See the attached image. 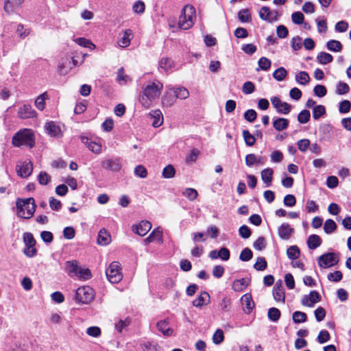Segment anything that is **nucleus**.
I'll return each instance as SVG.
<instances>
[{"instance_id": "obj_23", "label": "nucleus", "mask_w": 351, "mask_h": 351, "mask_svg": "<svg viewBox=\"0 0 351 351\" xmlns=\"http://www.w3.org/2000/svg\"><path fill=\"white\" fill-rule=\"evenodd\" d=\"M65 270L70 276L78 275L80 268L76 261H67L65 263Z\"/></svg>"}, {"instance_id": "obj_14", "label": "nucleus", "mask_w": 351, "mask_h": 351, "mask_svg": "<svg viewBox=\"0 0 351 351\" xmlns=\"http://www.w3.org/2000/svg\"><path fill=\"white\" fill-rule=\"evenodd\" d=\"M321 297L316 291H311L309 294L304 295L301 300L302 304L308 307H313L315 304L320 301Z\"/></svg>"}, {"instance_id": "obj_16", "label": "nucleus", "mask_w": 351, "mask_h": 351, "mask_svg": "<svg viewBox=\"0 0 351 351\" xmlns=\"http://www.w3.org/2000/svg\"><path fill=\"white\" fill-rule=\"evenodd\" d=\"M18 117L23 119L34 118L36 117V112L29 104H24L21 106L17 112Z\"/></svg>"}, {"instance_id": "obj_3", "label": "nucleus", "mask_w": 351, "mask_h": 351, "mask_svg": "<svg viewBox=\"0 0 351 351\" xmlns=\"http://www.w3.org/2000/svg\"><path fill=\"white\" fill-rule=\"evenodd\" d=\"M16 208L18 217L23 219H30L34 215L36 209L34 198L17 199Z\"/></svg>"}, {"instance_id": "obj_36", "label": "nucleus", "mask_w": 351, "mask_h": 351, "mask_svg": "<svg viewBox=\"0 0 351 351\" xmlns=\"http://www.w3.org/2000/svg\"><path fill=\"white\" fill-rule=\"evenodd\" d=\"M328 50L334 52L341 51L342 49V45L339 40H330L326 44Z\"/></svg>"}, {"instance_id": "obj_28", "label": "nucleus", "mask_w": 351, "mask_h": 351, "mask_svg": "<svg viewBox=\"0 0 351 351\" xmlns=\"http://www.w3.org/2000/svg\"><path fill=\"white\" fill-rule=\"evenodd\" d=\"M150 116L154 119L152 125L154 128H158L163 123V116L160 110H155L150 112Z\"/></svg>"}, {"instance_id": "obj_54", "label": "nucleus", "mask_w": 351, "mask_h": 351, "mask_svg": "<svg viewBox=\"0 0 351 351\" xmlns=\"http://www.w3.org/2000/svg\"><path fill=\"white\" fill-rule=\"evenodd\" d=\"M267 262L263 257H258L255 263L254 267L257 271H263L267 268Z\"/></svg>"}, {"instance_id": "obj_26", "label": "nucleus", "mask_w": 351, "mask_h": 351, "mask_svg": "<svg viewBox=\"0 0 351 351\" xmlns=\"http://www.w3.org/2000/svg\"><path fill=\"white\" fill-rule=\"evenodd\" d=\"M274 171L271 168H267L261 171V179L266 186H270L272 182Z\"/></svg>"}, {"instance_id": "obj_37", "label": "nucleus", "mask_w": 351, "mask_h": 351, "mask_svg": "<svg viewBox=\"0 0 351 351\" xmlns=\"http://www.w3.org/2000/svg\"><path fill=\"white\" fill-rule=\"evenodd\" d=\"M280 315H281L280 311L277 308L272 307L268 310V313H267L268 318L274 322H276L279 320V319L280 317Z\"/></svg>"}, {"instance_id": "obj_29", "label": "nucleus", "mask_w": 351, "mask_h": 351, "mask_svg": "<svg viewBox=\"0 0 351 351\" xmlns=\"http://www.w3.org/2000/svg\"><path fill=\"white\" fill-rule=\"evenodd\" d=\"M322 244L321 238L317 234H311L307 240V245L309 249L315 250Z\"/></svg>"}, {"instance_id": "obj_40", "label": "nucleus", "mask_w": 351, "mask_h": 351, "mask_svg": "<svg viewBox=\"0 0 351 351\" xmlns=\"http://www.w3.org/2000/svg\"><path fill=\"white\" fill-rule=\"evenodd\" d=\"M117 79L121 85L126 84L129 81H131L130 77L128 75H125L124 69L123 67L119 69Z\"/></svg>"}, {"instance_id": "obj_31", "label": "nucleus", "mask_w": 351, "mask_h": 351, "mask_svg": "<svg viewBox=\"0 0 351 351\" xmlns=\"http://www.w3.org/2000/svg\"><path fill=\"white\" fill-rule=\"evenodd\" d=\"M174 96L176 99H186L189 97V90L184 87H176L173 89Z\"/></svg>"}, {"instance_id": "obj_34", "label": "nucleus", "mask_w": 351, "mask_h": 351, "mask_svg": "<svg viewBox=\"0 0 351 351\" xmlns=\"http://www.w3.org/2000/svg\"><path fill=\"white\" fill-rule=\"evenodd\" d=\"M48 99V95L47 93H43L37 97L35 100V106L37 109L40 110H43L45 108V100Z\"/></svg>"}, {"instance_id": "obj_22", "label": "nucleus", "mask_w": 351, "mask_h": 351, "mask_svg": "<svg viewBox=\"0 0 351 351\" xmlns=\"http://www.w3.org/2000/svg\"><path fill=\"white\" fill-rule=\"evenodd\" d=\"M273 295L275 299V300L278 302H285V291L282 286L281 282L279 284L277 282L273 290Z\"/></svg>"}, {"instance_id": "obj_50", "label": "nucleus", "mask_w": 351, "mask_h": 351, "mask_svg": "<svg viewBox=\"0 0 351 351\" xmlns=\"http://www.w3.org/2000/svg\"><path fill=\"white\" fill-rule=\"evenodd\" d=\"M349 86L343 82H339L337 85L336 93L339 95H344L349 92Z\"/></svg>"}, {"instance_id": "obj_35", "label": "nucleus", "mask_w": 351, "mask_h": 351, "mask_svg": "<svg viewBox=\"0 0 351 351\" xmlns=\"http://www.w3.org/2000/svg\"><path fill=\"white\" fill-rule=\"evenodd\" d=\"M173 65V61L169 58H162L159 62L160 67L165 71L171 69Z\"/></svg>"}, {"instance_id": "obj_38", "label": "nucleus", "mask_w": 351, "mask_h": 351, "mask_svg": "<svg viewBox=\"0 0 351 351\" xmlns=\"http://www.w3.org/2000/svg\"><path fill=\"white\" fill-rule=\"evenodd\" d=\"M287 75V71L282 66L279 67L278 69L275 70L273 73L274 78L279 82L284 80Z\"/></svg>"}, {"instance_id": "obj_4", "label": "nucleus", "mask_w": 351, "mask_h": 351, "mask_svg": "<svg viewBox=\"0 0 351 351\" xmlns=\"http://www.w3.org/2000/svg\"><path fill=\"white\" fill-rule=\"evenodd\" d=\"M196 12L193 6L185 5L179 17L178 27L184 30L189 29L194 25Z\"/></svg>"}, {"instance_id": "obj_25", "label": "nucleus", "mask_w": 351, "mask_h": 351, "mask_svg": "<svg viewBox=\"0 0 351 351\" xmlns=\"http://www.w3.org/2000/svg\"><path fill=\"white\" fill-rule=\"evenodd\" d=\"M250 283V280L247 278H241L235 280L232 283V289L234 291H242L244 290Z\"/></svg>"}, {"instance_id": "obj_61", "label": "nucleus", "mask_w": 351, "mask_h": 351, "mask_svg": "<svg viewBox=\"0 0 351 351\" xmlns=\"http://www.w3.org/2000/svg\"><path fill=\"white\" fill-rule=\"evenodd\" d=\"M283 203L286 206L292 207L295 205L296 199L293 195L289 194L285 196Z\"/></svg>"}, {"instance_id": "obj_51", "label": "nucleus", "mask_w": 351, "mask_h": 351, "mask_svg": "<svg viewBox=\"0 0 351 351\" xmlns=\"http://www.w3.org/2000/svg\"><path fill=\"white\" fill-rule=\"evenodd\" d=\"M310 117V112L307 110H303L299 113L298 120L300 123H306L309 121Z\"/></svg>"}, {"instance_id": "obj_58", "label": "nucleus", "mask_w": 351, "mask_h": 351, "mask_svg": "<svg viewBox=\"0 0 351 351\" xmlns=\"http://www.w3.org/2000/svg\"><path fill=\"white\" fill-rule=\"evenodd\" d=\"M224 339L223 332L221 329H217L213 336V341L215 344L221 343Z\"/></svg>"}, {"instance_id": "obj_56", "label": "nucleus", "mask_w": 351, "mask_h": 351, "mask_svg": "<svg viewBox=\"0 0 351 351\" xmlns=\"http://www.w3.org/2000/svg\"><path fill=\"white\" fill-rule=\"evenodd\" d=\"M67 62H69V58H63L61 60V62L58 63V72L61 75H66L69 72V69H68L66 66Z\"/></svg>"}, {"instance_id": "obj_41", "label": "nucleus", "mask_w": 351, "mask_h": 351, "mask_svg": "<svg viewBox=\"0 0 351 351\" xmlns=\"http://www.w3.org/2000/svg\"><path fill=\"white\" fill-rule=\"evenodd\" d=\"M293 321L295 324L304 323L306 321L307 316L302 311H295L292 315Z\"/></svg>"}, {"instance_id": "obj_24", "label": "nucleus", "mask_w": 351, "mask_h": 351, "mask_svg": "<svg viewBox=\"0 0 351 351\" xmlns=\"http://www.w3.org/2000/svg\"><path fill=\"white\" fill-rule=\"evenodd\" d=\"M111 241L110 234L105 230L101 229L99 232L97 237V243L100 245H106Z\"/></svg>"}, {"instance_id": "obj_57", "label": "nucleus", "mask_w": 351, "mask_h": 351, "mask_svg": "<svg viewBox=\"0 0 351 351\" xmlns=\"http://www.w3.org/2000/svg\"><path fill=\"white\" fill-rule=\"evenodd\" d=\"M50 180V176L45 171H41L38 176V181L41 185H47Z\"/></svg>"}, {"instance_id": "obj_60", "label": "nucleus", "mask_w": 351, "mask_h": 351, "mask_svg": "<svg viewBox=\"0 0 351 351\" xmlns=\"http://www.w3.org/2000/svg\"><path fill=\"white\" fill-rule=\"evenodd\" d=\"M252 252L250 249L246 247L242 250L240 254L239 258L242 261H248L252 258Z\"/></svg>"}, {"instance_id": "obj_47", "label": "nucleus", "mask_w": 351, "mask_h": 351, "mask_svg": "<svg viewBox=\"0 0 351 351\" xmlns=\"http://www.w3.org/2000/svg\"><path fill=\"white\" fill-rule=\"evenodd\" d=\"M326 113L325 107L322 105H318L313 108V117L315 120L319 119Z\"/></svg>"}, {"instance_id": "obj_49", "label": "nucleus", "mask_w": 351, "mask_h": 351, "mask_svg": "<svg viewBox=\"0 0 351 351\" xmlns=\"http://www.w3.org/2000/svg\"><path fill=\"white\" fill-rule=\"evenodd\" d=\"M243 136L247 145L252 146L254 145L256 141L255 137L248 130L243 131Z\"/></svg>"}, {"instance_id": "obj_53", "label": "nucleus", "mask_w": 351, "mask_h": 351, "mask_svg": "<svg viewBox=\"0 0 351 351\" xmlns=\"http://www.w3.org/2000/svg\"><path fill=\"white\" fill-rule=\"evenodd\" d=\"M134 174L136 176L141 178H145L147 176V171L144 166L139 165L135 167Z\"/></svg>"}, {"instance_id": "obj_33", "label": "nucleus", "mask_w": 351, "mask_h": 351, "mask_svg": "<svg viewBox=\"0 0 351 351\" xmlns=\"http://www.w3.org/2000/svg\"><path fill=\"white\" fill-rule=\"evenodd\" d=\"M332 56L326 52H320L317 56V60L321 64H326L330 63L332 61Z\"/></svg>"}, {"instance_id": "obj_15", "label": "nucleus", "mask_w": 351, "mask_h": 351, "mask_svg": "<svg viewBox=\"0 0 351 351\" xmlns=\"http://www.w3.org/2000/svg\"><path fill=\"white\" fill-rule=\"evenodd\" d=\"M156 328L165 337H169L174 335V330L171 327L169 321L167 319L158 321L156 324Z\"/></svg>"}, {"instance_id": "obj_21", "label": "nucleus", "mask_w": 351, "mask_h": 351, "mask_svg": "<svg viewBox=\"0 0 351 351\" xmlns=\"http://www.w3.org/2000/svg\"><path fill=\"white\" fill-rule=\"evenodd\" d=\"M132 37V31L130 29H126L124 31L123 36L118 40L117 45L120 47L125 48L130 45Z\"/></svg>"}, {"instance_id": "obj_19", "label": "nucleus", "mask_w": 351, "mask_h": 351, "mask_svg": "<svg viewBox=\"0 0 351 351\" xmlns=\"http://www.w3.org/2000/svg\"><path fill=\"white\" fill-rule=\"evenodd\" d=\"M152 228V223L148 221H141L132 226V230L139 236H145Z\"/></svg>"}, {"instance_id": "obj_43", "label": "nucleus", "mask_w": 351, "mask_h": 351, "mask_svg": "<svg viewBox=\"0 0 351 351\" xmlns=\"http://www.w3.org/2000/svg\"><path fill=\"white\" fill-rule=\"evenodd\" d=\"M238 17L242 23H248L251 21V14L248 9H243L238 13Z\"/></svg>"}, {"instance_id": "obj_39", "label": "nucleus", "mask_w": 351, "mask_h": 351, "mask_svg": "<svg viewBox=\"0 0 351 351\" xmlns=\"http://www.w3.org/2000/svg\"><path fill=\"white\" fill-rule=\"evenodd\" d=\"M74 41L81 47H86L92 50L95 48V45L90 40L85 38H75Z\"/></svg>"}, {"instance_id": "obj_7", "label": "nucleus", "mask_w": 351, "mask_h": 351, "mask_svg": "<svg viewBox=\"0 0 351 351\" xmlns=\"http://www.w3.org/2000/svg\"><path fill=\"white\" fill-rule=\"evenodd\" d=\"M106 277L111 283L119 282L122 278L120 263L117 261L112 262L106 271Z\"/></svg>"}, {"instance_id": "obj_9", "label": "nucleus", "mask_w": 351, "mask_h": 351, "mask_svg": "<svg viewBox=\"0 0 351 351\" xmlns=\"http://www.w3.org/2000/svg\"><path fill=\"white\" fill-rule=\"evenodd\" d=\"M259 17L269 23L278 21L280 14L277 10H271L267 6H263L258 11Z\"/></svg>"}, {"instance_id": "obj_63", "label": "nucleus", "mask_w": 351, "mask_h": 351, "mask_svg": "<svg viewBox=\"0 0 351 351\" xmlns=\"http://www.w3.org/2000/svg\"><path fill=\"white\" fill-rule=\"evenodd\" d=\"M255 90L254 84L252 82H246L243 84L242 91L244 94L252 93Z\"/></svg>"}, {"instance_id": "obj_45", "label": "nucleus", "mask_w": 351, "mask_h": 351, "mask_svg": "<svg viewBox=\"0 0 351 351\" xmlns=\"http://www.w3.org/2000/svg\"><path fill=\"white\" fill-rule=\"evenodd\" d=\"M287 254L289 258L295 260L300 256V250L296 245L291 246L287 249Z\"/></svg>"}, {"instance_id": "obj_10", "label": "nucleus", "mask_w": 351, "mask_h": 351, "mask_svg": "<svg viewBox=\"0 0 351 351\" xmlns=\"http://www.w3.org/2000/svg\"><path fill=\"white\" fill-rule=\"evenodd\" d=\"M101 167L106 170L118 172L121 169L122 160L121 158H106L101 162Z\"/></svg>"}, {"instance_id": "obj_2", "label": "nucleus", "mask_w": 351, "mask_h": 351, "mask_svg": "<svg viewBox=\"0 0 351 351\" xmlns=\"http://www.w3.org/2000/svg\"><path fill=\"white\" fill-rule=\"evenodd\" d=\"M12 145L20 147L25 146L32 148L35 145L34 133L31 129H21L12 137Z\"/></svg>"}, {"instance_id": "obj_52", "label": "nucleus", "mask_w": 351, "mask_h": 351, "mask_svg": "<svg viewBox=\"0 0 351 351\" xmlns=\"http://www.w3.org/2000/svg\"><path fill=\"white\" fill-rule=\"evenodd\" d=\"M291 19L293 23L301 25L304 20V16L301 12H295L291 14Z\"/></svg>"}, {"instance_id": "obj_46", "label": "nucleus", "mask_w": 351, "mask_h": 351, "mask_svg": "<svg viewBox=\"0 0 351 351\" xmlns=\"http://www.w3.org/2000/svg\"><path fill=\"white\" fill-rule=\"evenodd\" d=\"M182 195L189 199L190 201L195 200L198 195L197 191L192 188H186L182 192Z\"/></svg>"}, {"instance_id": "obj_59", "label": "nucleus", "mask_w": 351, "mask_h": 351, "mask_svg": "<svg viewBox=\"0 0 351 351\" xmlns=\"http://www.w3.org/2000/svg\"><path fill=\"white\" fill-rule=\"evenodd\" d=\"M330 337L329 332L326 330H323L319 332L317 339L319 343H324L330 340Z\"/></svg>"}, {"instance_id": "obj_48", "label": "nucleus", "mask_w": 351, "mask_h": 351, "mask_svg": "<svg viewBox=\"0 0 351 351\" xmlns=\"http://www.w3.org/2000/svg\"><path fill=\"white\" fill-rule=\"evenodd\" d=\"M130 324V319L129 318H125V319H119L114 324L116 330L119 332H121L122 330L128 326Z\"/></svg>"}, {"instance_id": "obj_62", "label": "nucleus", "mask_w": 351, "mask_h": 351, "mask_svg": "<svg viewBox=\"0 0 351 351\" xmlns=\"http://www.w3.org/2000/svg\"><path fill=\"white\" fill-rule=\"evenodd\" d=\"M150 235L152 237L154 241H158L162 243V230L160 228H155Z\"/></svg>"}, {"instance_id": "obj_12", "label": "nucleus", "mask_w": 351, "mask_h": 351, "mask_svg": "<svg viewBox=\"0 0 351 351\" xmlns=\"http://www.w3.org/2000/svg\"><path fill=\"white\" fill-rule=\"evenodd\" d=\"M16 170L18 176L23 178H27L32 173L33 165L29 160H26L18 164Z\"/></svg>"}, {"instance_id": "obj_1", "label": "nucleus", "mask_w": 351, "mask_h": 351, "mask_svg": "<svg viewBox=\"0 0 351 351\" xmlns=\"http://www.w3.org/2000/svg\"><path fill=\"white\" fill-rule=\"evenodd\" d=\"M163 89V84L159 81L153 82L143 88L139 95L141 106L148 109L152 106L153 101L158 99Z\"/></svg>"}, {"instance_id": "obj_44", "label": "nucleus", "mask_w": 351, "mask_h": 351, "mask_svg": "<svg viewBox=\"0 0 351 351\" xmlns=\"http://www.w3.org/2000/svg\"><path fill=\"white\" fill-rule=\"evenodd\" d=\"M337 228L336 223L332 219H327L324 225V230L326 234H331Z\"/></svg>"}, {"instance_id": "obj_13", "label": "nucleus", "mask_w": 351, "mask_h": 351, "mask_svg": "<svg viewBox=\"0 0 351 351\" xmlns=\"http://www.w3.org/2000/svg\"><path fill=\"white\" fill-rule=\"evenodd\" d=\"M271 102L278 113L287 114L291 110V105L287 102L282 101L278 97L271 98Z\"/></svg>"}, {"instance_id": "obj_27", "label": "nucleus", "mask_w": 351, "mask_h": 351, "mask_svg": "<svg viewBox=\"0 0 351 351\" xmlns=\"http://www.w3.org/2000/svg\"><path fill=\"white\" fill-rule=\"evenodd\" d=\"M241 301L245 310H247V313H250L254 306V304L252 301L251 295H243L241 299Z\"/></svg>"}, {"instance_id": "obj_30", "label": "nucleus", "mask_w": 351, "mask_h": 351, "mask_svg": "<svg viewBox=\"0 0 351 351\" xmlns=\"http://www.w3.org/2000/svg\"><path fill=\"white\" fill-rule=\"evenodd\" d=\"M289 125V121L285 118H277L273 121V126L277 131L285 130Z\"/></svg>"}, {"instance_id": "obj_11", "label": "nucleus", "mask_w": 351, "mask_h": 351, "mask_svg": "<svg viewBox=\"0 0 351 351\" xmlns=\"http://www.w3.org/2000/svg\"><path fill=\"white\" fill-rule=\"evenodd\" d=\"M45 130L46 133L51 137L60 138L63 136V131L60 125L54 121H47L45 124Z\"/></svg>"}, {"instance_id": "obj_20", "label": "nucleus", "mask_w": 351, "mask_h": 351, "mask_svg": "<svg viewBox=\"0 0 351 351\" xmlns=\"http://www.w3.org/2000/svg\"><path fill=\"white\" fill-rule=\"evenodd\" d=\"M210 297L208 293L206 291H202L197 296V298L194 300L192 302L193 305L197 308H200L204 305H207L210 303Z\"/></svg>"}, {"instance_id": "obj_17", "label": "nucleus", "mask_w": 351, "mask_h": 351, "mask_svg": "<svg viewBox=\"0 0 351 351\" xmlns=\"http://www.w3.org/2000/svg\"><path fill=\"white\" fill-rule=\"evenodd\" d=\"M81 141L93 153L99 154L101 152L102 146L99 142L94 141L86 136H82Z\"/></svg>"}, {"instance_id": "obj_55", "label": "nucleus", "mask_w": 351, "mask_h": 351, "mask_svg": "<svg viewBox=\"0 0 351 351\" xmlns=\"http://www.w3.org/2000/svg\"><path fill=\"white\" fill-rule=\"evenodd\" d=\"M271 60L265 57H262L258 60V66L261 70L267 71L271 66Z\"/></svg>"}, {"instance_id": "obj_18", "label": "nucleus", "mask_w": 351, "mask_h": 351, "mask_svg": "<svg viewBox=\"0 0 351 351\" xmlns=\"http://www.w3.org/2000/svg\"><path fill=\"white\" fill-rule=\"evenodd\" d=\"M294 232V229L288 223H282L278 228V234L282 240H289Z\"/></svg>"}, {"instance_id": "obj_8", "label": "nucleus", "mask_w": 351, "mask_h": 351, "mask_svg": "<svg viewBox=\"0 0 351 351\" xmlns=\"http://www.w3.org/2000/svg\"><path fill=\"white\" fill-rule=\"evenodd\" d=\"M339 262V257L337 254L334 252H328L322 254L318 258V265L322 268H329Z\"/></svg>"}, {"instance_id": "obj_64", "label": "nucleus", "mask_w": 351, "mask_h": 351, "mask_svg": "<svg viewBox=\"0 0 351 351\" xmlns=\"http://www.w3.org/2000/svg\"><path fill=\"white\" fill-rule=\"evenodd\" d=\"M313 91L315 95L319 97H322L325 96L327 93L326 87L320 84L316 85L314 87Z\"/></svg>"}, {"instance_id": "obj_6", "label": "nucleus", "mask_w": 351, "mask_h": 351, "mask_svg": "<svg viewBox=\"0 0 351 351\" xmlns=\"http://www.w3.org/2000/svg\"><path fill=\"white\" fill-rule=\"evenodd\" d=\"M23 239L25 243L24 254L29 258L35 256L37 254V250L35 247L36 242L33 234L30 232H25L23 234Z\"/></svg>"}, {"instance_id": "obj_5", "label": "nucleus", "mask_w": 351, "mask_h": 351, "mask_svg": "<svg viewBox=\"0 0 351 351\" xmlns=\"http://www.w3.org/2000/svg\"><path fill=\"white\" fill-rule=\"evenodd\" d=\"M95 298V291L89 286L79 287L75 291V302L77 303L88 304Z\"/></svg>"}, {"instance_id": "obj_42", "label": "nucleus", "mask_w": 351, "mask_h": 351, "mask_svg": "<svg viewBox=\"0 0 351 351\" xmlns=\"http://www.w3.org/2000/svg\"><path fill=\"white\" fill-rule=\"evenodd\" d=\"M176 170L173 165H168L166 166L162 172V177L166 179L172 178L175 176Z\"/></svg>"}, {"instance_id": "obj_32", "label": "nucleus", "mask_w": 351, "mask_h": 351, "mask_svg": "<svg viewBox=\"0 0 351 351\" xmlns=\"http://www.w3.org/2000/svg\"><path fill=\"white\" fill-rule=\"evenodd\" d=\"M295 79L298 84L304 86L310 81V77L306 71H300L295 75Z\"/></svg>"}]
</instances>
